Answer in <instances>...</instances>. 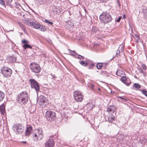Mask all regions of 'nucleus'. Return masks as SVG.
Returning <instances> with one entry per match:
<instances>
[{
    "label": "nucleus",
    "mask_w": 147,
    "mask_h": 147,
    "mask_svg": "<svg viewBox=\"0 0 147 147\" xmlns=\"http://www.w3.org/2000/svg\"><path fill=\"white\" fill-rule=\"evenodd\" d=\"M100 22L104 24L108 23L111 21L112 18L110 14L107 12H103L99 17Z\"/></svg>",
    "instance_id": "f257e3e1"
},
{
    "label": "nucleus",
    "mask_w": 147,
    "mask_h": 147,
    "mask_svg": "<svg viewBox=\"0 0 147 147\" xmlns=\"http://www.w3.org/2000/svg\"><path fill=\"white\" fill-rule=\"evenodd\" d=\"M32 136L35 141L42 139L43 137L42 129L40 128L35 130Z\"/></svg>",
    "instance_id": "f03ea898"
},
{
    "label": "nucleus",
    "mask_w": 147,
    "mask_h": 147,
    "mask_svg": "<svg viewBox=\"0 0 147 147\" xmlns=\"http://www.w3.org/2000/svg\"><path fill=\"white\" fill-rule=\"evenodd\" d=\"M29 82L32 88L34 89L37 93L39 91L40 87L37 81L34 79H31L29 80Z\"/></svg>",
    "instance_id": "7ed1b4c3"
},
{
    "label": "nucleus",
    "mask_w": 147,
    "mask_h": 147,
    "mask_svg": "<svg viewBox=\"0 0 147 147\" xmlns=\"http://www.w3.org/2000/svg\"><path fill=\"white\" fill-rule=\"evenodd\" d=\"M1 73L4 77L8 78L11 76L12 73L11 70L7 67L3 66L1 69Z\"/></svg>",
    "instance_id": "20e7f679"
},
{
    "label": "nucleus",
    "mask_w": 147,
    "mask_h": 147,
    "mask_svg": "<svg viewBox=\"0 0 147 147\" xmlns=\"http://www.w3.org/2000/svg\"><path fill=\"white\" fill-rule=\"evenodd\" d=\"M17 100L19 101H28V94L25 91H23L18 95L17 97Z\"/></svg>",
    "instance_id": "39448f33"
},
{
    "label": "nucleus",
    "mask_w": 147,
    "mask_h": 147,
    "mask_svg": "<svg viewBox=\"0 0 147 147\" xmlns=\"http://www.w3.org/2000/svg\"><path fill=\"white\" fill-rule=\"evenodd\" d=\"M29 24L31 25V26L36 29H40L41 31H45L46 28L37 22H32Z\"/></svg>",
    "instance_id": "423d86ee"
},
{
    "label": "nucleus",
    "mask_w": 147,
    "mask_h": 147,
    "mask_svg": "<svg viewBox=\"0 0 147 147\" xmlns=\"http://www.w3.org/2000/svg\"><path fill=\"white\" fill-rule=\"evenodd\" d=\"M30 67L32 71L35 73H39L40 71L41 68L39 65L36 63H31Z\"/></svg>",
    "instance_id": "0eeeda50"
},
{
    "label": "nucleus",
    "mask_w": 147,
    "mask_h": 147,
    "mask_svg": "<svg viewBox=\"0 0 147 147\" xmlns=\"http://www.w3.org/2000/svg\"><path fill=\"white\" fill-rule=\"evenodd\" d=\"M45 116L47 119L50 121L55 120L56 118L55 113L53 111H47Z\"/></svg>",
    "instance_id": "6e6552de"
},
{
    "label": "nucleus",
    "mask_w": 147,
    "mask_h": 147,
    "mask_svg": "<svg viewBox=\"0 0 147 147\" xmlns=\"http://www.w3.org/2000/svg\"><path fill=\"white\" fill-rule=\"evenodd\" d=\"M13 130L19 134H21L23 132L24 129V127L22 125L16 124L13 127Z\"/></svg>",
    "instance_id": "1a4fd4ad"
},
{
    "label": "nucleus",
    "mask_w": 147,
    "mask_h": 147,
    "mask_svg": "<svg viewBox=\"0 0 147 147\" xmlns=\"http://www.w3.org/2000/svg\"><path fill=\"white\" fill-rule=\"evenodd\" d=\"M74 98L76 101H82L83 99V96L81 93L78 91H75L74 93Z\"/></svg>",
    "instance_id": "9d476101"
},
{
    "label": "nucleus",
    "mask_w": 147,
    "mask_h": 147,
    "mask_svg": "<svg viewBox=\"0 0 147 147\" xmlns=\"http://www.w3.org/2000/svg\"><path fill=\"white\" fill-rule=\"evenodd\" d=\"M45 147H53L54 145V141L53 139H50L45 144Z\"/></svg>",
    "instance_id": "9b49d317"
},
{
    "label": "nucleus",
    "mask_w": 147,
    "mask_h": 147,
    "mask_svg": "<svg viewBox=\"0 0 147 147\" xmlns=\"http://www.w3.org/2000/svg\"><path fill=\"white\" fill-rule=\"evenodd\" d=\"M116 109V107L114 105H110L107 109V111L109 113H114Z\"/></svg>",
    "instance_id": "f8f14e48"
},
{
    "label": "nucleus",
    "mask_w": 147,
    "mask_h": 147,
    "mask_svg": "<svg viewBox=\"0 0 147 147\" xmlns=\"http://www.w3.org/2000/svg\"><path fill=\"white\" fill-rule=\"evenodd\" d=\"M32 130V129L31 126L27 127L25 132L26 136H29L31 134Z\"/></svg>",
    "instance_id": "ddd939ff"
},
{
    "label": "nucleus",
    "mask_w": 147,
    "mask_h": 147,
    "mask_svg": "<svg viewBox=\"0 0 147 147\" xmlns=\"http://www.w3.org/2000/svg\"><path fill=\"white\" fill-rule=\"evenodd\" d=\"M5 111V106L4 104H3L0 106V111L2 114L4 115Z\"/></svg>",
    "instance_id": "4468645a"
},
{
    "label": "nucleus",
    "mask_w": 147,
    "mask_h": 147,
    "mask_svg": "<svg viewBox=\"0 0 147 147\" xmlns=\"http://www.w3.org/2000/svg\"><path fill=\"white\" fill-rule=\"evenodd\" d=\"M109 121L110 122L113 123L115 121V117L113 115H110L108 117Z\"/></svg>",
    "instance_id": "2eb2a0df"
},
{
    "label": "nucleus",
    "mask_w": 147,
    "mask_h": 147,
    "mask_svg": "<svg viewBox=\"0 0 147 147\" xmlns=\"http://www.w3.org/2000/svg\"><path fill=\"white\" fill-rule=\"evenodd\" d=\"M16 58L14 56H10L8 58V60L12 63L15 62L16 61Z\"/></svg>",
    "instance_id": "dca6fc26"
},
{
    "label": "nucleus",
    "mask_w": 147,
    "mask_h": 147,
    "mask_svg": "<svg viewBox=\"0 0 147 147\" xmlns=\"http://www.w3.org/2000/svg\"><path fill=\"white\" fill-rule=\"evenodd\" d=\"M133 86L134 88H135V89L137 90H141L140 89V88L141 87V86L138 83L134 84L133 85Z\"/></svg>",
    "instance_id": "f3484780"
},
{
    "label": "nucleus",
    "mask_w": 147,
    "mask_h": 147,
    "mask_svg": "<svg viewBox=\"0 0 147 147\" xmlns=\"http://www.w3.org/2000/svg\"><path fill=\"white\" fill-rule=\"evenodd\" d=\"M124 73L123 71L118 70L116 72V75L118 76L122 77V75H123Z\"/></svg>",
    "instance_id": "a211bd4d"
},
{
    "label": "nucleus",
    "mask_w": 147,
    "mask_h": 147,
    "mask_svg": "<svg viewBox=\"0 0 147 147\" xmlns=\"http://www.w3.org/2000/svg\"><path fill=\"white\" fill-rule=\"evenodd\" d=\"M45 102H37V103L40 107H45L46 105L45 104Z\"/></svg>",
    "instance_id": "6ab92c4d"
},
{
    "label": "nucleus",
    "mask_w": 147,
    "mask_h": 147,
    "mask_svg": "<svg viewBox=\"0 0 147 147\" xmlns=\"http://www.w3.org/2000/svg\"><path fill=\"white\" fill-rule=\"evenodd\" d=\"M69 52L72 55L75 56H76L78 54L75 51H72L70 49H68V50Z\"/></svg>",
    "instance_id": "aec40b11"
},
{
    "label": "nucleus",
    "mask_w": 147,
    "mask_h": 147,
    "mask_svg": "<svg viewBox=\"0 0 147 147\" xmlns=\"http://www.w3.org/2000/svg\"><path fill=\"white\" fill-rule=\"evenodd\" d=\"M102 63H98L96 65L97 68L98 69H101L103 67Z\"/></svg>",
    "instance_id": "412c9836"
},
{
    "label": "nucleus",
    "mask_w": 147,
    "mask_h": 147,
    "mask_svg": "<svg viewBox=\"0 0 147 147\" xmlns=\"http://www.w3.org/2000/svg\"><path fill=\"white\" fill-rule=\"evenodd\" d=\"M95 105V102H93L90 103H88L87 104V106H90V108L91 109L94 107Z\"/></svg>",
    "instance_id": "4be33fe9"
},
{
    "label": "nucleus",
    "mask_w": 147,
    "mask_h": 147,
    "mask_svg": "<svg viewBox=\"0 0 147 147\" xmlns=\"http://www.w3.org/2000/svg\"><path fill=\"white\" fill-rule=\"evenodd\" d=\"M23 47L25 49H26L27 48H29L30 49L32 48L31 46L27 43L25 44L23 46Z\"/></svg>",
    "instance_id": "5701e85b"
},
{
    "label": "nucleus",
    "mask_w": 147,
    "mask_h": 147,
    "mask_svg": "<svg viewBox=\"0 0 147 147\" xmlns=\"http://www.w3.org/2000/svg\"><path fill=\"white\" fill-rule=\"evenodd\" d=\"M79 62L81 65L84 66H86L88 65L87 63V62H86L85 61H79Z\"/></svg>",
    "instance_id": "b1692460"
},
{
    "label": "nucleus",
    "mask_w": 147,
    "mask_h": 147,
    "mask_svg": "<svg viewBox=\"0 0 147 147\" xmlns=\"http://www.w3.org/2000/svg\"><path fill=\"white\" fill-rule=\"evenodd\" d=\"M46 99V98L43 96H40L38 98L39 101H45Z\"/></svg>",
    "instance_id": "393cba45"
},
{
    "label": "nucleus",
    "mask_w": 147,
    "mask_h": 147,
    "mask_svg": "<svg viewBox=\"0 0 147 147\" xmlns=\"http://www.w3.org/2000/svg\"><path fill=\"white\" fill-rule=\"evenodd\" d=\"M98 31V28L96 27H93L92 29V33H95Z\"/></svg>",
    "instance_id": "a878e982"
},
{
    "label": "nucleus",
    "mask_w": 147,
    "mask_h": 147,
    "mask_svg": "<svg viewBox=\"0 0 147 147\" xmlns=\"http://www.w3.org/2000/svg\"><path fill=\"white\" fill-rule=\"evenodd\" d=\"M4 96V94L0 91V101L3 100Z\"/></svg>",
    "instance_id": "bb28decb"
},
{
    "label": "nucleus",
    "mask_w": 147,
    "mask_h": 147,
    "mask_svg": "<svg viewBox=\"0 0 147 147\" xmlns=\"http://www.w3.org/2000/svg\"><path fill=\"white\" fill-rule=\"evenodd\" d=\"M122 78L121 79V80L125 84L126 82V77L122 76Z\"/></svg>",
    "instance_id": "cd10ccee"
},
{
    "label": "nucleus",
    "mask_w": 147,
    "mask_h": 147,
    "mask_svg": "<svg viewBox=\"0 0 147 147\" xmlns=\"http://www.w3.org/2000/svg\"><path fill=\"white\" fill-rule=\"evenodd\" d=\"M140 91H142L143 94L147 96V91L146 90H141Z\"/></svg>",
    "instance_id": "c85d7f7f"
},
{
    "label": "nucleus",
    "mask_w": 147,
    "mask_h": 147,
    "mask_svg": "<svg viewBox=\"0 0 147 147\" xmlns=\"http://www.w3.org/2000/svg\"><path fill=\"white\" fill-rule=\"evenodd\" d=\"M45 21L46 22L48 23L49 24L52 25L53 24V22H51L49 21V20H45Z\"/></svg>",
    "instance_id": "c756f323"
},
{
    "label": "nucleus",
    "mask_w": 147,
    "mask_h": 147,
    "mask_svg": "<svg viewBox=\"0 0 147 147\" xmlns=\"http://www.w3.org/2000/svg\"><path fill=\"white\" fill-rule=\"evenodd\" d=\"M138 70L140 73H143V75H144V76H145V73L144 72L143 70L141 68H139L138 69Z\"/></svg>",
    "instance_id": "7c9ffc66"
},
{
    "label": "nucleus",
    "mask_w": 147,
    "mask_h": 147,
    "mask_svg": "<svg viewBox=\"0 0 147 147\" xmlns=\"http://www.w3.org/2000/svg\"><path fill=\"white\" fill-rule=\"evenodd\" d=\"M94 66L93 63H91L89 66H88V68L89 69H92L93 67Z\"/></svg>",
    "instance_id": "2f4dec72"
},
{
    "label": "nucleus",
    "mask_w": 147,
    "mask_h": 147,
    "mask_svg": "<svg viewBox=\"0 0 147 147\" xmlns=\"http://www.w3.org/2000/svg\"><path fill=\"white\" fill-rule=\"evenodd\" d=\"M120 51L118 49L116 52V55L117 57L120 56Z\"/></svg>",
    "instance_id": "473e14b6"
},
{
    "label": "nucleus",
    "mask_w": 147,
    "mask_h": 147,
    "mask_svg": "<svg viewBox=\"0 0 147 147\" xmlns=\"http://www.w3.org/2000/svg\"><path fill=\"white\" fill-rule=\"evenodd\" d=\"M0 4L2 5L5 6V2L3 0H0Z\"/></svg>",
    "instance_id": "72a5a7b5"
},
{
    "label": "nucleus",
    "mask_w": 147,
    "mask_h": 147,
    "mask_svg": "<svg viewBox=\"0 0 147 147\" xmlns=\"http://www.w3.org/2000/svg\"><path fill=\"white\" fill-rule=\"evenodd\" d=\"M142 66L144 70H145L146 69V67L145 64H142Z\"/></svg>",
    "instance_id": "f704fd0d"
},
{
    "label": "nucleus",
    "mask_w": 147,
    "mask_h": 147,
    "mask_svg": "<svg viewBox=\"0 0 147 147\" xmlns=\"http://www.w3.org/2000/svg\"><path fill=\"white\" fill-rule=\"evenodd\" d=\"M98 0V1H99L100 3H106L108 1V0Z\"/></svg>",
    "instance_id": "c9c22d12"
},
{
    "label": "nucleus",
    "mask_w": 147,
    "mask_h": 147,
    "mask_svg": "<svg viewBox=\"0 0 147 147\" xmlns=\"http://www.w3.org/2000/svg\"><path fill=\"white\" fill-rule=\"evenodd\" d=\"M117 98H120L121 99L120 100H126L125 99L123 98L122 97H117Z\"/></svg>",
    "instance_id": "e433bc0d"
},
{
    "label": "nucleus",
    "mask_w": 147,
    "mask_h": 147,
    "mask_svg": "<svg viewBox=\"0 0 147 147\" xmlns=\"http://www.w3.org/2000/svg\"><path fill=\"white\" fill-rule=\"evenodd\" d=\"M19 25L20 26L22 29L24 28V25L22 24H21L20 23H19Z\"/></svg>",
    "instance_id": "4c0bfd02"
},
{
    "label": "nucleus",
    "mask_w": 147,
    "mask_h": 147,
    "mask_svg": "<svg viewBox=\"0 0 147 147\" xmlns=\"http://www.w3.org/2000/svg\"><path fill=\"white\" fill-rule=\"evenodd\" d=\"M121 18V17H119L118 18V19L116 20V21L117 22H119L120 21Z\"/></svg>",
    "instance_id": "58836bf2"
},
{
    "label": "nucleus",
    "mask_w": 147,
    "mask_h": 147,
    "mask_svg": "<svg viewBox=\"0 0 147 147\" xmlns=\"http://www.w3.org/2000/svg\"><path fill=\"white\" fill-rule=\"evenodd\" d=\"M22 42L24 44H25L27 43L28 41L27 40H22Z\"/></svg>",
    "instance_id": "ea45409f"
},
{
    "label": "nucleus",
    "mask_w": 147,
    "mask_h": 147,
    "mask_svg": "<svg viewBox=\"0 0 147 147\" xmlns=\"http://www.w3.org/2000/svg\"><path fill=\"white\" fill-rule=\"evenodd\" d=\"M51 75L52 77V78H51V79L55 78H56V76L55 75L52 74H51Z\"/></svg>",
    "instance_id": "a19ab883"
},
{
    "label": "nucleus",
    "mask_w": 147,
    "mask_h": 147,
    "mask_svg": "<svg viewBox=\"0 0 147 147\" xmlns=\"http://www.w3.org/2000/svg\"><path fill=\"white\" fill-rule=\"evenodd\" d=\"M30 23V22H29L28 21H26V24L28 26H31V25L29 23Z\"/></svg>",
    "instance_id": "79ce46f5"
},
{
    "label": "nucleus",
    "mask_w": 147,
    "mask_h": 147,
    "mask_svg": "<svg viewBox=\"0 0 147 147\" xmlns=\"http://www.w3.org/2000/svg\"><path fill=\"white\" fill-rule=\"evenodd\" d=\"M78 56H81V57H82V59H83V60H84L85 58L84 57H83V56H81V55H78Z\"/></svg>",
    "instance_id": "37998d69"
},
{
    "label": "nucleus",
    "mask_w": 147,
    "mask_h": 147,
    "mask_svg": "<svg viewBox=\"0 0 147 147\" xmlns=\"http://www.w3.org/2000/svg\"><path fill=\"white\" fill-rule=\"evenodd\" d=\"M63 104L64 105H67V103L65 102H63Z\"/></svg>",
    "instance_id": "c03bdc74"
},
{
    "label": "nucleus",
    "mask_w": 147,
    "mask_h": 147,
    "mask_svg": "<svg viewBox=\"0 0 147 147\" xmlns=\"http://www.w3.org/2000/svg\"><path fill=\"white\" fill-rule=\"evenodd\" d=\"M79 56H78V58L79 59H80H80H81V57H79Z\"/></svg>",
    "instance_id": "a18cd8bd"
},
{
    "label": "nucleus",
    "mask_w": 147,
    "mask_h": 147,
    "mask_svg": "<svg viewBox=\"0 0 147 147\" xmlns=\"http://www.w3.org/2000/svg\"><path fill=\"white\" fill-rule=\"evenodd\" d=\"M62 107L63 109H64V108H65L66 107V106H65V107H63V105H62Z\"/></svg>",
    "instance_id": "49530a36"
},
{
    "label": "nucleus",
    "mask_w": 147,
    "mask_h": 147,
    "mask_svg": "<svg viewBox=\"0 0 147 147\" xmlns=\"http://www.w3.org/2000/svg\"><path fill=\"white\" fill-rule=\"evenodd\" d=\"M23 143L24 144H26V142L25 141H23Z\"/></svg>",
    "instance_id": "de8ad7c7"
},
{
    "label": "nucleus",
    "mask_w": 147,
    "mask_h": 147,
    "mask_svg": "<svg viewBox=\"0 0 147 147\" xmlns=\"http://www.w3.org/2000/svg\"><path fill=\"white\" fill-rule=\"evenodd\" d=\"M22 102V103H24V104L26 103V102H27L24 101V102Z\"/></svg>",
    "instance_id": "09e8293b"
},
{
    "label": "nucleus",
    "mask_w": 147,
    "mask_h": 147,
    "mask_svg": "<svg viewBox=\"0 0 147 147\" xmlns=\"http://www.w3.org/2000/svg\"><path fill=\"white\" fill-rule=\"evenodd\" d=\"M135 36H136V37H137V36H138V35H135Z\"/></svg>",
    "instance_id": "8fccbe9b"
},
{
    "label": "nucleus",
    "mask_w": 147,
    "mask_h": 147,
    "mask_svg": "<svg viewBox=\"0 0 147 147\" xmlns=\"http://www.w3.org/2000/svg\"><path fill=\"white\" fill-rule=\"evenodd\" d=\"M129 84H126V85H127V86H128V85H129Z\"/></svg>",
    "instance_id": "3c124183"
},
{
    "label": "nucleus",
    "mask_w": 147,
    "mask_h": 147,
    "mask_svg": "<svg viewBox=\"0 0 147 147\" xmlns=\"http://www.w3.org/2000/svg\"><path fill=\"white\" fill-rule=\"evenodd\" d=\"M125 16V15H124L123 16V17L124 18Z\"/></svg>",
    "instance_id": "603ef678"
},
{
    "label": "nucleus",
    "mask_w": 147,
    "mask_h": 147,
    "mask_svg": "<svg viewBox=\"0 0 147 147\" xmlns=\"http://www.w3.org/2000/svg\"><path fill=\"white\" fill-rule=\"evenodd\" d=\"M123 50V49H121V51H122Z\"/></svg>",
    "instance_id": "864d4df0"
},
{
    "label": "nucleus",
    "mask_w": 147,
    "mask_h": 147,
    "mask_svg": "<svg viewBox=\"0 0 147 147\" xmlns=\"http://www.w3.org/2000/svg\"><path fill=\"white\" fill-rule=\"evenodd\" d=\"M10 1H11V2L12 1V0H11Z\"/></svg>",
    "instance_id": "5fc2aeb1"
},
{
    "label": "nucleus",
    "mask_w": 147,
    "mask_h": 147,
    "mask_svg": "<svg viewBox=\"0 0 147 147\" xmlns=\"http://www.w3.org/2000/svg\"><path fill=\"white\" fill-rule=\"evenodd\" d=\"M117 100H118V99H117Z\"/></svg>",
    "instance_id": "6e6d98bb"
},
{
    "label": "nucleus",
    "mask_w": 147,
    "mask_h": 147,
    "mask_svg": "<svg viewBox=\"0 0 147 147\" xmlns=\"http://www.w3.org/2000/svg\"><path fill=\"white\" fill-rule=\"evenodd\" d=\"M99 89V90H100V88H99V89Z\"/></svg>",
    "instance_id": "4d7b16f0"
}]
</instances>
